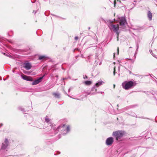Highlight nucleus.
<instances>
[{
  "mask_svg": "<svg viewBox=\"0 0 157 157\" xmlns=\"http://www.w3.org/2000/svg\"><path fill=\"white\" fill-rule=\"evenodd\" d=\"M85 78H87V77L86 76V77H85Z\"/></svg>",
  "mask_w": 157,
  "mask_h": 157,
  "instance_id": "nucleus-26",
  "label": "nucleus"
},
{
  "mask_svg": "<svg viewBox=\"0 0 157 157\" xmlns=\"http://www.w3.org/2000/svg\"><path fill=\"white\" fill-rule=\"evenodd\" d=\"M75 39L76 40H77L78 39V37H75Z\"/></svg>",
  "mask_w": 157,
  "mask_h": 157,
  "instance_id": "nucleus-21",
  "label": "nucleus"
},
{
  "mask_svg": "<svg viewBox=\"0 0 157 157\" xmlns=\"http://www.w3.org/2000/svg\"><path fill=\"white\" fill-rule=\"evenodd\" d=\"M85 78H87V77L86 76V77H85Z\"/></svg>",
  "mask_w": 157,
  "mask_h": 157,
  "instance_id": "nucleus-27",
  "label": "nucleus"
},
{
  "mask_svg": "<svg viewBox=\"0 0 157 157\" xmlns=\"http://www.w3.org/2000/svg\"><path fill=\"white\" fill-rule=\"evenodd\" d=\"M65 125H63L62 127V128H63V129H65Z\"/></svg>",
  "mask_w": 157,
  "mask_h": 157,
  "instance_id": "nucleus-19",
  "label": "nucleus"
},
{
  "mask_svg": "<svg viewBox=\"0 0 157 157\" xmlns=\"http://www.w3.org/2000/svg\"><path fill=\"white\" fill-rule=\"evenodd\" d=\"M109 29L114 32H117L119 29V27L118 25H114L110 24L109 25Z\"/></svg>",
  "mask_w": 157,
  "mask_h": 157,
  "instance_id": "nucleus-3",
  "label": "nucleus"
},
{
  "mask_svg": "<svg viewBox=\"0 0 157 157\" xmlns=\"http://www.w3.org/2000/svg\"><path fill=\"white\" fill-rule=\"evenodd\" d=\"M104 82L102 81L98 82L96 83L95 85L97 86H99L102 85Z\"/></svg>",
  "mask_w": 157,
  "mask_h": 157,
  "instance_id": "nucleus-11",
  "label": "nucleus"
},
{
  "mask_svg": "<svg viewBox=\"0 0 157 157\" xmlns=\"http://www.w3.org/2000/svg\"><path fill=\"white\" fill-rule=\"evenodd\" d=\"M119 71L120 72V69L119 68Z\"/></svg>",
  "mask_w": 157,
  "mask_h": 157,
  "instance_id": "nucleus-24",
  "label": "nucleus"
},
{
  "mask_svg": "<svg viewBox=\"0 0 157 157\" xmlns=\"http://www.w3.org/2000/svg\"><path fill=\"white\" fill-rule=\"evenodd\" d=\"M124 134V132L121 131H117L113 133V135L116 137L117 140L122 137Z\"/></svg>",
  "mask_w": 157,
  "mask_h": 157,
  "instance_id": "nucleus-2",
  "label": "nucleus"
},
{
  "mask_svg": "<svg viewBox=\"0 0 157 157\" xmlns=\"http://www.w3.org/2000/svg\"><path fill=\"white\" fill-rule=\"evenodd\" d=\"M21 76L22 78L25 80L29 81H33V79L31 77L27 76L24 75H22Z\"/></svg>",
  "mask_w": 157,
  "mask_h": 157,
  "instance_id": "nucleus-6",
  "label": "nucleus"
},
{
  "mask_svg": "<svg viewBox=\"0 0 157 157\" xmlns=\"http://www.w3.org/2000/svg\"><path fill=\"white\" fill-rule=\"evenodd\" d=\"M54 96L56 97H58L59 96V94L58 93H55L53 94Z\"/></svg>",
  "mask_w": 157,
  "mask_h": 157,
  "instance_id": "nucleus-14",
  "label": "nucleus"
},
{
  "mask_svg": "<svg viewBox=\"0 0 157 157\" xmlns=\"http://www.w3.org/2000/svg\"><path fill=\"white\" fill-rule=\"evenodd\" d=\"M136 85V83L132 81H125L122 83L123 88L126 90L130 89Z\"/></svg>",
  "mask_w": 157,
  "mask_h": 157,
  "instance_id": "nucleus-1",
  "label": "nucleus"
},
{
  "mask_svg": "<svg viewBox=\"0 0 157 157\" xmlns=\"http://www.w3.org/2000/svg\"><path fill=\"white\" fill-rule=\"evenodd\" d=\"M148 17L149 18L150 20H151L152 19V13L150 11H148L147 14Z\"/></svg>",
  "mask_w": 157,
  "mask_h": 157,
  "instance_id": "nucleus-10",
  "label": "nucleus"
},
{
  "mask_svg": "<svg viewBox=\"0 0 157 157\" xmlns=\"http://www.w3.org/2000/svg\"><path fill=\"white\" fill-rule=\"evenodd\" d=\"M113 138L112 137H110L107 139L106 143L107 145H110L113 144Z\"/></svg>",
  "mask_w": 157,
  "mask_h": 157,
  "instance_id": "nucleus-5",
  "label": "nucleus"
},
{
  "mask_svg": "<svg viewBox=\"0 0 157 157\" xmlns=\"http://www.w3.org/2000/svg\"><path fill=\"white\" fill-rule=\"evenodd\" d=\"M117 54L118 55V53H119V49L118 48H117Z\"/></svg>",
  "mask_w": 157,
  "mask_h": 157,
  "instance_id": "nucleus-18",
  "label": "nucleus"
},
{
  "mask_svg": "<svg viewBox=\"0 0 157 157\" xmlns=\"http://www.w3.org/2000/svg\"><path fill=\"white\" fill-rule=\"evenodd\" d=\"M115 53H114L113 54V56H114V57H115Z\"/></svg>",
  "mask_w": 157,
  "mask_h": 157,
  "instance_id": "nucleus-22",
  "label": "nucleus"
},
{
  "mask_svg": "<svg viewBox=\"0 0 157 157\" xmlns=\"http://www.w3.org/2000/svg\"><path fill=\"white\" fill-rule=\"evenodd\" d=\"M45 121L47 122H49V121H50V119H48V118H45Z\"/></svg>",
  "mask_w": 157,
  "mask_h": 157,
  "instance_id": "nucleus-17",
  "label": "nucleus"
},
{
  "mask_svg": "<svg viewBox=\"0 0 157 157\" xmlns=\"http://www.w3.org/2000/svg\"><path fill=\"white\" fill-rule=\"evenodd\" d=\"M126 23V21L124 17H122L120 19V25L121 26L122 28H124V26Z\"/></svg>",
  "mask_w": 157,
  "mask_h": 157,
  "instance_id": "nucleus-4",
  "label": "nucleus"
},
{
  "mask_svg": "<svg viewBox=\"0 0 157 157\" xmlns=\"http://www.w3.org/2000/svg\"><path fill=\"white\" fill-rule=\"evenodd\" d=\"M115 85H114V87H115Z\"/></svg>",
  "mask_w": 157,
  "mask_h": 157,
  "instance_id": "nucleus-28",
  "label": "nucleus"
},
{
  "mask_svg": "<svg viewBox=\"0 0 157 157\" xmlns=\"http://www.w3.org/2000/svg\"><path fill=\"white\" fill-rule=\"evenodd\" d=\"M45 58V56H40L39 58V59L41 60L42 59H43L44 58Z\"/></svg>",
  "mask_w": 157,
  "mask_h": 157,
  "instance_id": "nucleus-13",
  "label": "nucleus"
},
{
  "mask_svg": "<svg viewBox=\"0 0 157 157\" xmlns=\"http://www.w3.org/2000/svg\"><path fill=\"white\" fill-rule=\"evenodd\" d=\"M113 75H114L115 73V67L114 68L113 70Z\"/></svg>",
  "mask_w": 157,
  "mask_h": 157,
  "instance_id": "nucleus-16",
  "label": "nucleus"
},
{
  "mask_svg": "<svg viewBox=\"0 0 157 157\" xmlns=\"http://www.w3.org/2000/svg\"><path fill=\"white\" fill-rule=\"evenodd\" d=\"M24 73H25V74H27L26 72H24Z\"/></svg>",
  "mask_w": 157,
  "mask_h": 157,
  "instance_id": "nucleus-23",
  "label": "nucleus"
},
{
  "mask_svg": "<svg viewBox=\"0 0 157 157\" xmlns=\"http://www.w3.org/2000/svg\"><path fill=\"white\" fill-rule=\"evenodd\" d=\"M116 1L115 0L114 1V6H115V4H116Z\"/></svg>",
  "mask_w": 157,
  "mask_h": 157,
  "instance_id": "nucleus-20",
  "label": "nucleus"
},
{
  "mask_svg": "<svg viewBox=\"0 0 157 157\" xmlns=\"http://www.w3.org/2000/svg\"><path fill=\"white\" fill-rule=\"evenodd\" d=\"M42 78L43 77H40L37 80H35L32 82V85H34L38 84L41 81V79H42Z\"/></svg>",
  "mask_w": 157,
  "mask_h": 157,
  "instance_id": "nucleus-8",
  "label": "nucleus"
},
{
  "mask_svg": "<svg viewBox=\"0 0 157 157\" xmlns=\"http://www.w3.org/2000/svg\"><path fill=\"white\" fill-rule=\"evenodd\" d=\"M67 132H67L69 130V126H68L67 127Z\"/></svg>",
  "mask_w": 157,
  "mask_h": 157,
  "instance_id": "nucleus-15",
  "label": "nucleus"
},
{
  "mask_svg": "<svg viewBox=\"0 0 157 157\" xmlns=\"http://www.w3.org/2000/svg\"><path fill=\"white\" fill-rule=\"evenodd\" d=\"M84 83L86 85H90L91 83V82L90 81H85L84 82Z\"/></svg>",
  "mask_w": 157,
  "mask_h": 157,
  "instance_id": "nucleus-12",
  "label": "nucleus"
},
{
  "mask_svg": "<svg viewBox=\"0 0 157 157\" xmlns=\"http://www.w3.org/2000/svg\"><path fill=\"white\" fill-rule=\"evenodd\" d=\"M113 63H114V64H115V63L114 62H113Z\"/></svg>",
  "mask_w": 157,
  "mask_h": 157,
  "instance_id": "nucleus-25",
  "label": "nucleus"
},
{
  "mask_svg": "<svg viewBox=\"0 0 157 157\" xmlns=\"http://www.w3.org/2000/svg\"><path fill=\"white\" fill-rule=\"evenodd\" d=\"M5 143L6 145L5 146L4 144H3L2 148L3 149H5L8 145V141L7 139H5Z\"/></svg>",
  "mask_w": 157,
  "mask_h": 157,
  "instance_id": "nucleus-9",
  "label": "nucleus"
},
{
  "mask_svg": "<svg viewBox=\"0 0 157 157\" xmlns=\"http://www.w3.org/2000/svg\"><path fill=\"white\" fill-rule=\"evenodd\" d=\"M31 67V65L29 63H26L24 64V67L27 70L30 69Z\"/></svg>",
  "mask_w": 157,
  "mask_h": 157,
  "instance_id": "nucleus-7",
  "label": "nucleus"
}]
</instances>
